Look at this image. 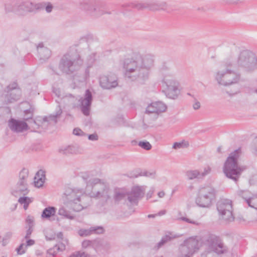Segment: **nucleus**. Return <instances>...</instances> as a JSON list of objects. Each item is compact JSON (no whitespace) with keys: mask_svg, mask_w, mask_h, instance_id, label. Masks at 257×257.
<instances>
[{"mask_svg":"<svg viewBox=\"0 0 257 257\" xmlns=\"http://www.w3.org/2000/svg\"><path fill=\"white\" fill-rule=\"evenodd\" d=\"M211 168L209 167L205 168L203 171L198 170H189L186 172V176L188 180L194 179H203L205 176L210 173Z\"/></svg>","mask_w":257,"mask_h":257,"instance_id":"412c9836","label":"nucleus"},{"mask_svg":"<svg viewBox=\"0 0 257 257\" xmlns=\"http://www.w3.org/2000/svg\"><path fill=\"white\" fill-rule=\"evenodd\" d=\"M68 257H80V251H78L72 253Z\"/></svg>","mask_w":257,"mask_h":257,"instance_id":"e2e57ef3","label":"nucleus"},{"mask_svg":"<svg viewBox=\"0 0 257 257\" xmlns=\"http://www.w3.org/2000/svg\"><path fill=\"white\" fill-rule=\"evenodd\" d=\"M29 192L28 189V184L27 183H23V182H18L17 183V188L15 190L12 192V194L16 195L15 194L20 193L24 195H27Z\"/></svg>","mask_w":257,"mask_h":257,"instance_id":"7c9ffc66","label":"nucleus"},{"mask_svg":"<svg viewBox=\"0 0 257 257\" xmlns=\"http://www.w3.org/2000/svg\"><path fill=\"white\" fill-rule=\"evenodd\" d=\"M250 185H253L257 183V174L253 175L249 180Z\"/></svg>","mask_w":257,"mask_h":257,"instance_id":"5fc2aeb1","label":"nucleus"},{"mask_svg":"<svg viewBox=\"0 0 257 257\" xmlns=\"http://www.w3.org/2000/svg\"><path fill=\"white\" fill-rule=\"evenodd\" d=\"M154 62V57L150 54L143 56L134 53L131 58L124 60L125 77L131 81L144 83L149 78V70L153 66Z\"/></svg>","mask_w":257,"mask_h":257,"instance_id":"f257e3e1","label":"nucleus"},{"mask_svg":"<svg viewBox=\"0 0 257 257\" xmlns=\"http://www.w3.org/2000/svg\"><path fill=\"white\" fill-rule=\"evenodd\" d=\"M24 246H25V244L24 243H21L19 247L16 249L18 254L21 255L25 253L26 250L23 249Z\"/></svg>","mask_w":257,"mask_h":257,"instance_id":"3c124183","label":"nucleus"},{"mask_svg":"<svg viewBox=\"0 0 257 257\" xmlns=\"http://www.w3.org/2000/svg\"><path fill=\"white\" fill-rule=\"evenodd\" d=\"M233 66H235V64L228 61L223 66L225 69L216 72L215 78L219 85L226 86L237 83L239 81L240 74L229 68Z\"/></svg>","mask_w":257,"mask_h":257,"instance_id":"20e7f679","label":"nucleus"},{"mask_svg":"<svg viewBox=\"0 0 257 257\" xmlns=\"http://www.w3.org/2000/svg\"><path fill=\"white\" fill-rule=\"evenodd\" d=\"M164 81L166 88L162 91L167 97L175 99L177 98L179 93V82L173 79H168L165 77Z\"/></svg>","mask_w":257,"mask_h":257,"instance_id":"4468645a","label":"nucleus"},{"mask_svg":"<svg viewBox=\"0 0 257 257\" xmlns=\"http://www.w3.org/2000/svg\"><path fill=\"white\" fill-rule=\"evenodd\" d=\"M167 109L166 105L161 101L152 102L149 105L146 110L147 113H156L164 112Z\"/></svg>","mask_w":257,"mask_h":257,"instance_id":"6ab92c4d","label":"nucleus"},{"mask_svg":"<svg viewBox=\"0 0 257 257\" xmlns=\"http://www.w3.org/2000/svg\"><path fill=\"white\" fill-rule=\"evenodd\" d=\"M113 198L115 203H118L119 201L127 199V193L123 189L115 190Z\"/></svg>","mask_w":257,"mask_h":257,"instance_id":"2f4dec72","label":"nucleus"},{"mask_svg":"<svg viewBox=\"0 0 257 257\" xmlns=\"http://www.w3.org/2000/svg\"><path fill=\"white\" fill-rule=\"evenodd\" d=\"M90 196L86 195L81 198V210L84 208H87L88 206L92 204V199Z\"/></svg>","mask_w":257,"mask_h":257,"instance_id":"c9c22d12","label":"nucleus"},{"mask_svg":"<svg viewBox=\"0 0 257 257\" xmlns=\"http://www.w3.org/2000/svg\"><path fill=\"white\" fill-rule=\"evenodd\" d=\"M158 195L159 197L162 198L165 195V192L164 191H160L158 193Z\"/></svg>","mask_w":257,"mask_h":257,"instance_id":"774afa93","label":"nucleus"},{"mask_svg":"<svg viewBox=\"0 0 257 257\" xmlns=\"http://www.w3.org/2000/svg\"><path fill=\"white\" fill-rule=\"evenodd\" d=\"M98 136L95 133L89 135L88 136V139L90 141H96L98 140Z\"/></svg>","mask_w":257,"mask_h":257,"instance_id":"4d7b16f0","label":"nucleus"},{"mask_svg":"<svg viewBox=\"0 0 257 257\" xmlns=\"http://www.w3.org/2000/svg\"><path fill=\"white\" fill-rule=\"evenodd\" d=\"M35 186L40 187L43 186L45 179V171L40 170L37 172L34 178Z\"/></svg>","mask_w":257,"mask_h":257,"instance_id":"c85d7f7f","label":"nucleus"},{"mask_svg":"<svg viewBox=\"0 0 257 257\" xmlns=\"http://www.w3.org/2000/svg\"><path fill=\"white\" fill-rule=\"evenodd\" d=\"M93 247L96 249L107 250L110 248L109 242L104 239H96L94 240Z\"/></svg>","mask_w":257,"mask_h":257,"instance_id":"bb28decb","label":"nucleus"},{"mask_svg":"<svg viewBox=\"0 0 257 257\" xmlns=\"http://www.w3.org/2000/svg\"><path fill=\"white\" fill-rule=\"evenodd\" d=\"M33 231L32 227H29V228L27 229L26 231V234L25 236L26 239H28L30 237L31 234H32Z\"/></svg>","mask_w":257,"mask_h":257,"instance_id":"13d9d810","label":"nucleus"},{"mask_svg":"<svg viewBox=\"0 0 257 257\" xmlns=\"http://www.w3.org/2000/svg\"><path fill=\"white\" fill-rule=\"evenodd\" d=\"M58 213L59 215H60L61 216H63L67 218H69V219L73 218V217L69 214L68 211H67L63 207H61V208H59Z\"/></svg>","mask_w":257,"mask_h":257,"instance_id":"c03bdc74","label":"nucleus"},{"mask_svg":"<svg viewBox=\"0 0 257 257\" xmlns=\"http://www.w3.org/2000/svg\"><path fill=\"white\" fill-rule=\"evenodd\" d=\"M234 219L239 224H247L250 222H252L255 219H249V218H245L242 215H238L236 217H234Z\"/></svg>","mask_w":257,"mask_h":257,"instance_id":"a19ab883","label":"nucleus"},{"mask_svg":"<svg viewBox=\"0 0 257 257\" xmlns=\"http://www.w3.org/2000/svg\"><path fill=\"white\" fill-rule=\"evenodd\" d=\"M216 197V191L210 186H201L199 188L195 200L196 204L202 208H209L213 204Z\"/></svg>","mask_w":257,"mask_h":257,"instance_id":"423d86ee","label":"nucleus"},{"mask_svg":"<svg viewBox=\"0 0 257 257\" xmlns=\"http://www.w3.org/2000/svg\"><path fill=\"white\" fill-rule=\"evenodd\" d=\"M237 195L243 199L246 202L253 194L248 190H238L237 192Z\"/></svg>","mask_w":257,"mask_h":257,"instance_id":"e433bc0d","label":"nucleus"},{"mask_svg":"<svg viewBox=\"0 0 257 257\" xmlns=\"http://www.w3.org/2000/svg\"><path fill=\"white\" fill-rule=\"evenodd\" d=\"M57 209L54 206L46 207L42 211L41 218L43 219H50L51 217L55 215Z\"/></svg>","mask_w":257,"mask_h":257,"instance_id":"cd10ccee","label":"nucleus"},{"mask_svg":"<svg viewBox=\"0 0 257 257\" xmlns=\"http://www.w3.org/2000/svg\"><path fill=\"white\" fill-rule=\"evenodd\" d=\"M185 146V147H188L189 145V144L188 143H184L183 142L182 143H178L176 142L174 144L173 146V148L174 149H178L183 147V146Z\"/></svg>","mask_w":257,"mask_h":257,"instance_id":"09e8293b","label":"nucleus"},{"mask_svg":"<svg viewBox=\"0 0 257 257\" xmlns=\"http://www.w3.org/2000/svg\"><path fill=\"white\" fill-rule=\"evenodd\" d=\"M45 3L35 4L29 1H18L16 2V14L20 16H25L29 13H36L43 10Z\"/></svg>","mask_w":257,"mask_h":257,"instance_id":"9b49d317","label":"nucleus"},{"mask_svg":"<svg viewBox=\"0 0 257 257\" xmlns=\"http://www.w3.org/2000/svg\"><path fill=\"white\" fill-rule=\"evenodd\" d=\"M64 56H67L70 58L79 62L80 58V47L79 45L76 44L72 46L70 48L69 52Z\"/></svg>","mask_w":257,"mask_h":257,"instance_id":"b1692460","label":"nucleus"},{"mask_svg":"<svg viewBox=\"0 0 257 257\" xmlns=\"http://www.w3.org/2000/svg\"><path fill=\"white\" fill-rule=\"evenodd\" d=\"M62 113V109L59 107L58 110L54 114H51L48 116H44L43 118L42 124L44 126H48V125H54L57 122V119L60 117Z\"/></svg>","mask_w":257,"mask_h":257,"instance_id":"4be33fe9","label":"nucleus"},{"mask_svg":"<svg viewBox=\"0 0 257 257\" xmlns=\"http://www.w3.org/2000/svg\"><path fill=\"white\" fill-rule=\"evenodd\" d=\"M70 151V150H69V146H67V147H62L61 148H60L59 150V152L60 153L64 154V155H66L71 154Z\"/></svg>","mask_w":257,"mask_h":257,"instance_id":"de8ad7c7","label":"nucleus"},{"mask_svg":"<svg viewBox=\"0 0 257 257\" xmlns=\"http://www.w3.org/2000/svg\"><path fill=\"white\" fill-rule=\"evenodd\" d=\"M94 240L90 241L89 240H83L81 243V245L83 248L91 250L92 252L95 251L94 247H93Z\"/></svg>","mask_w":257,"mask_h":257,"instance_id":"58836bf2","label":"nucleus"},{"mask_svg":"<svg viewBox=\"0 0 257 257\" xmlns=\"http://www.w3.org/2000/svg\"><path fill=\"white\" fill-rule=\"evenodd\" d=\"M171 240V237L169 235L163 236L161 240L158 242L154 247L153 249L155 250H159L161 247H163L166 243Z\"/></svg>","mask_w":257,"mask_h":257,"instance_id":"72a5a7b5","label":"nucleus"},{"mask_svg":"<svg viewBox=\"0 0 257 257\" xmlns=\"http://www.w3.org/2000/svg\"><path fill=\"white\" fill-rule=\"evenodd\" d=\"M99 83L104 89H109L115 87L118 85L117 77L114 74L101 76L99 78Z\"/></svg>","mask_w":257,"mask_h":257,"instance_id":"f3484780","label":"nucleus"},{"mask_svg":"<svg viewBox=\"0 0 257 257\" xmlns=\"http://www.w3.org/2000/svg\"><path fill=\"white\" fill-rule=\"evenodd\" d=\"M92 98V94L89 89L86 90L83 97H81V112L86 116L89 115Z\"/></svg>","mask_w":257,"mask_h":257,"instance_id":"a211bd4d","label":"nucleus"},{"mask_svg":"<svg viewBox=\"0 0 257 257\" xmlns=\"http://www.w3.org/2000/svg\"><path fill=\"white\" fill-rule=\"evenodd\" d=\"M103 5L101 3L95 2L93 8L90 10V15L95 17H99L105 13L102 10Z\"/></svg>","mask_w":257,"mask_h":257,"instance_id":"c756f323","label":"nucleus"},{"mask_svg":"<svg viewBox=\"0 0 257 257\" xmlns=\"http://www.w3.org/2000/svg\"><path fill=\"white\" fill-rule=\"evenodd\" d=\"M46 4L44 8L45 7L46 11L47 13H50L52 12L53 9V6L50 3H45Z\"/></svg>","mask_w":257,"mask_h":257,"instance_id":"864d4df0","label":"nucleus"},{"mask_svg":"<svg viewBox=\"0 0 257 257\" xmlns=\"http://www.w3.org/2000/svg\"><path fill=\"white\" fill-rule=\"evenodd\" d=\"M62 199L64 204H71L80 205V189H67L62 196Z\"/></svg>","mask_w":257,"mask_h":257,"instance_id":"2eb2a0df","label":"nucleus"},{"mask_svg":"<svg viewBox=\"0 0 257 257\" xmlns=\"http://www.w3.org/2000/svg\"><path fill=\"white\" fill-rule=\"evenodd\" d=\"M27 244L25 245V248H27L28 246H31L35 243V241L33 239H29L26 241Z\"/></svg>","mask_w":257,"mask_h":257,"instance_id":"052dcab7","label":"nucleus"},{"mask_svg":"<svg viewBox=\"0 0 257 257\" xmlns=\"http://www.w3.org/2000/svg\"><path fill=\"white\" fill-rule=\"evenodd\" d=\"M90 253H91V251H89L88 253L87 251H81V257H93V256L90 254Z\"/></svg>","mask_w":257,"mask_h":257,"instance_id":"bf43d9fd","label":"nucleus"},{"mask_svg":"<svg viewBox=\"0 0 257 257\" xmlns=\"http://www.w3.org/2000/svg\"><path fill=\"white\" fill-rule=\"evenodd\" d=\"M8 124L10 129L15 132H22L27 130L28 127L27 123L25 121L14 118H11L8 122Z\"/></svg>","mask_w":257,"mask_h":257,"instance_id":"aec40b11","label":"nucleus"},{"mask_svg":"<svg viewBox=\"0 0 257 257\" xmlns=\"http://www.w3.org/2000/svg\"><path fill=\"white\" fill-rule=\"evenodd\" d=\"M29 171L27 169L23 168L19 174L20 180L19 182L27 183V179L28 177Z\"/></svg>","mask_w":257,"mask_h":257,"instance_id":"ea45409f","label":"nucleus"},{"mask_svg":"<svg viewBox=\"0 0 257 257\" xmlns=\"http://www.w3.org/2000/svg\"><path fill=\"white\" fill-rule=\"evenodd\" d=\"M17 6L16 3H8L5 4L6 13H15L16 14Z\"/></svg>","mask_w":257,"mask_h":257,"instance_id":"f704fd0d","label":"nucleus"},{"mask_svg":"<svg viewBox=\"0 0 257 257\" xmlns=\"http://www.w3.org/2000/svg\"><path fill=\"white\" fill-rule=\"evenodd\" d=\"M168 5L165 2H152L145 4L131 3L129 7L138 10H143L148 9L152 11H166Z\"/></svg>","mask_w":257,"mask_h":257,"instance_id":"ddd939ff","label":"nucleus"},{"mask_svg":"<svg viewBox=\"0 0 257 257\" xmlns=\"http://www.w3.org/2000/svg\"><path fill=\"white\" fill-rule=\"evenodd\" d=\"M73 134L74 135L79 136H80V128L77 127L73 130Z\"/></svg>","mask_w":257,"mask_h":257,"instance_id":"680f3d73","label":"nucleus"},{"mask_svg":"<svg viewBox=\"0 0 257 257\" xmlns=\"http://www.w3.org/2000/svg\"><path fill=\"white\" fill-rule=\"evenodd\" d=\"M85 187L81 188V193L96 199L102 198L105 201L109 198V188L100 179L83 173L81 176Z\"/></svg>","mask_w":257,"mask_h":257,"instance_id":"f03ea898","label":"nucleus"},{"mask_svg":"<svg viewBox=\"0 0 257 257\" xmlns=\"http://www.w3.org/2000/svg\"><path fill=\"white\" fill-rule=\"evenodd\" d=\"M233 63L247 72L253 71L257 68V59L255 55L247 50L241 52L236 62Z\"/></svg>","mask_w":257,"mask_h":257,"instance_id":"0eeeda50","label":"nucleus"},{"mask_svg":"<svg viewBox=\"0 0 257 257\" xmlns=\"http://www.w3.org/2000/svg\"><path fill=\"white\" fill-rule=\"evenodd\" d=\"M146 186H134L127 193V200L132 204H137L139 200L142 198L145 193Z\"/></svg>","mask_w":257,"mask_h":257,"instance_id":"dca6fc26","label":"nucleus"},{"mask_svg":"<svg viewBox=\"0 0 257 257\" xmlns=\"http://www.w3.org/2000/svg\"><path fill=\"white\" fill-rule=\"evenodd\" d=\"M26 222L28 224L29 227H32L33 226L34 220L32 217L28 216L26 219Z\"/></svg>","mask_w":257,"mask_h":257,"instance_id":"6e6d98bb","label":"nucleus"},{"mask_svg":"<svg viewBox=\"0 0 257 257\" xmlns=\"http://www.w3.org/2000/svg\"><path fill=\"white\" fill-rule=\"evenodd\" d=\"M179 219H180L182 221H184L189 223H191V224H195V225L198 224V223H197L196 221L191 220V219L188 218L187 217H182L180 218Z\"/></svg>","mask_w":257,"mask_h":257,"instance_id":"8fccbe9b","label":"nucleus"},{"mask_svg":"<svg viewBox=\"0 0 257 257\" xmlns=\"http://www.w3.org/2000/svg\"><path fill=\"white\" fill-rule=\"evenodd\" d=\"M19 202L21 204H30L32 200L28 197H21L18 200Z\"/></svg>","mask_w":257,"mask_h":257,"instance_id":"49530a36","label":"nucleus"},{"mask_svg":"<svg viewBox=\"0 0 257 257\" xmlns=\"http://www.w3.org/2000/svg\"><path fill=\"white\" fill-rule=\"evenodd\" d=\"M97 38L90 33L84 34L81 37V47L83 49H89L90 46L97 41Z\"/></svg>","mask_w":257,"mask_h":257,"instance_id":"5701e85b","label":"nucleus"},{"mask_svg":"<svg viewBox=\"0 0 257 257\" xmlns=\"http://www.w3.org/2000/svg\"><path fill=\"white\" fill-rule=\"evenodd\" d=\"M199 249V242L194 238H190L181 244L175 252V257H192Z\"/></svg>","mask_w":257,"mask_h":257,"instance_id":"6e6552de","label":"nucleus"},{"mask_svg":"<svg viewBox=\"0 0 257 257\" xmlns=\"http://www.w3.org/2000/svg\"><path fill=\"white\" fill-rule=\"evenodd\" d=\"M248 206L257 209V195L253 194L250 198L245 202Z\"/></svg>","mask_w":257,"mask_h":257,"instance_id":"4c0bfd02","label":"nucleus"},{"mask_svg":"<svg viewBox=\"0 0 257 257\" xmlns=\"http://www.w3.org/2000/svg\"><path fill=\"white\" fill-rule=\"evenodd\" d=\"M4 94L6 103H12L20 99L21 95V89L18 87L16 82H13L7 87Z\"/></svg>","mask_w":257,"mask_h":257,"instance_id":"f8f14e48","label":"nucleus"},{"mask_svg":"<svg viewBox=\"0 0 257 257\" xmlns=\"http://www.w3.org/2000/svg\"><path fill=\"white\" fill-rule=\"evenodd\" d=\"M193 107L195 110L198 109L200 107V103L199 101H196L193 105Z\"/></svg>","mask_w":257,"mask_h":257,"instance_id":"0e129e2a","label":"nucleus"},{"mask_svg":"<svg viewBox=\"0 0 257 257\" xmlns=\"http://www.w3.org/2000/svg\"><path fill=\"white\" fill-rule=\"evenodd\" d=\"M138 145L142 148L149 151L152 149V145L148 141H140L138 143Z\"/></svg>","mask_w":257,"mask_h":257,"instance_id":"79ce46f5","label":"nucleus"},{"mask_svg":"<svg viewBox=\"0 0 257 257\" xmlns=\"http://www.w3.org/2000/svg\"><path fill=\"white\" fill-rule=\"evenodd\" d=\"M104 229L102 226H92L89 229H81V236H88L92 234H102Z\"/></svg>","mask_w":257,"mask_h":257,"instance_id":"a878e982","label":"nucleus"},{"mask_svg":"<svg viewBox=\"0 0 257 257\" xmlns=\"http://www.w3.org/2000/svg\"><path fill=\"white\" fill-rule=\"evenodd\" d=\"M59 68L63 73L75 77L80 69V64L79 62L64 55L60 61Z\"/></svg>","mask_w":257,"mask_h":257,"instance_id":"9d476101","label":"nucleus"},{"mask_svg":"<svg viewBox=\"0 0 257 257\" xmlns=\"http://www.w3.org/2000/svg\"><path fill=\"white\" fill-rule=\"evenodd\" d=\"M127 176L130 178H137L139 176H148L147 173H145L144 174H142V173L139 172L138 171H132L129 173H128L127 175Z\"/></svg>","mask_w":257,"mask_h":257,"instance_id":"37998d69","label":"nucleus"},{"mask_svg":"<svg viewBox=\"0 0 257 257\" xmlns=\"http://www.w3.org/2000/svg\"><path fill=\"white\" fill-rule=\"evenodd\" d=\"M12 233L11 232H8L6 234L4 238V240L10 238L12 237Z\"/></svg>","mask_w":257,"mask_h":257,"instance_id":"69168bd1","label":"nucleus"},{"mask_svg":"<svg viewBox=\"0 0 257 257\" xmlns=\"http://www.w3.org/2000/svg\"><path fill=\"white\" fill-rule=\"evenodd\" d=\"M37 51L40 59L41 60H47L51 55L50 50L47 47H45L43 43L38 44L37 46Z\"/></svg>","mask_w":257,"mask_h":257,"instance_id":"393cba45","label":"nucleus"},{"mask_svg":"<svg viewBox=\"0 0 257 257\" xmlns=\"http://www.w3.org/2000/svg\"><path fill=\"white\" fill-rule=\"evenodd\" d=\"M33 109H32L30 108L29 109L25 110L24 112L26 115H28V114H31L30 116H28L25 119L26 120H28L30 118H32L33 117Z\"/></svg>","mask_w":257,"mask_h":257,"instance_id":"603ef678","label":"nucleus"},{"mask_svg":"<svg viewBox=\"0 0 257 257\" xmlns=\"http://www.w3.org/2000/svg\"><path fill=\"white\" fill-rule=\"evenodd\" d=\"M65 249V246L63 243L61 244V246H58L57 247L58 250H64Z\"/></svg>","mask_w":257,"mask_h":257,"instance_id":"338daca9","label":"nucleus"},{"mask_svg":"<svg viewBox=\"0 0 257 257\" xmlns=\"http://www.w3.org/2000/svg\"><path fill=\"white\" fill-rule=\"evenodd\" d=\"M206 248L201 254V257H219L228 251V247L224 245L219 237L210 235L206 242Z\"/></svg>","mask_w":257,"mask_h":257,"instance_id":"39448f33","label":"nucleus"},{"mask_svg":"<svg viewBox=\"0 0 257 257\" xmlns=\"http://www.w3.org/2000/svg\"><path fill=\"white\" fill-rule=\"evenodd\" d=\"M95 3L90 0H83L81 2V10H83L90 15V10L93 8Z\"/></svg>","mask_w":257,"mask_h":257,"instance_id":"473e14b6","label":"nucleus"},{"mask_svg":"<svg viewBox=\"0 0 257 257\" xmlns=\"http://www.w3.org/2000/svg\"><path fill=\"white\" fill-rule=\"evenodd\" d=\"M69 146V150L70 152V154H75L78 153L79 150V146L77 144H72Z\"/></svg>","mask_w":257,"mask_h":257,"instance_id":"a18cd8bd","label":"nucleus"},{"mask_svg":"<svg viewBox=\"0 0 257 257\" xmlns=\"http://www.w3.org/2000/svg\"><path fill=\"white\" fill-rule=\"evenodd\" d=\"M217 210L220 219L225 223H229L234 220L232 214V201L227 199H221L216 204Z\"/></svg>","mask_w":257,"mask_h":257,"instance_id":"1a4fd4ad","label":"nucleus"},{"mask_svg":"<svg viewBox=\"0 0 257 257\" xmlns=\"http://www.w3.org/2000/svg\"><path fill=\"white\" fill-rule=\"evenodd\" d=\"M241 150L238 149L231 152L224 163L223 172L225 176L237 183L242 173L246 170L247 167L239 165L238 160L241 155Z\"/></svg>","mask_w":257,"mask_h":257,"instance_id":"7ed1b4c3","label":"nucleus"}]
</instances>
